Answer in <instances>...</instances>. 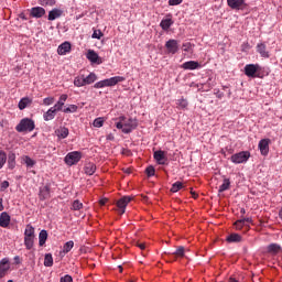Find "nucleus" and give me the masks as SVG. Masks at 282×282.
I'll return each mask as SVG.
<instances>
[{
  "label": "nucleus",
  "mask_w": 282,
  "mask_h": 282,
  "mask_svg": "<svg viewBox=\"0 0 282 282\" xmlns=\"http://www.w3.org/2000/svg\"><path fill=\"white\" fill-rule=\"evenodd\" d=\"M240 213H241V215H243V214L246 213V209H245V208H241V209H240Z\"/></svg>",
  "instance_id": "338daca9"
},
{
  "label": "nucleus",
  "mask_w": 282,
  "mask_h": 282,
  "mask_svg": "<svg viewBox=\"0 0 282 282\" xmlns=\"http://www.w3.org/2000/svg\"><path fill=\"white\" fill-rule=\"evenodd\" d=\"M257 52L262 58H270V52H268V47L264 43L257 44Z\"/></svg>",
  "instance_id": "6ab92c4d"
},
{
  "label": "nucleus",
  "mask_w": 282,
  "mask_h": 282,
  "mask_svg": "<svg viewBox=\"0 0 282 282\" xmlns=\"http://www.w3.org/2000/svg\"><path fill=\"white\" fill-rule=\"evenodd\" d=\"M191 194H192V196H193L194 199H197V197H199V195H197V193H195V192H193V191H191Z\"/></svg>",
  "instance_id": "e2e57ef3"
},
{
  "label": "nucleus",
  "mask_w": 282,
  "mask_h": 282,
  "mask_svg": "<svg viewBox=\"0 0 282 282\" xmlns=\"http://www.w3.org/2000/svg\"><path fill=\"white\" fill-rule=\"evenodd\" d=\"M185 249L184 247H178L174 252H169V257L170 259H172L173 261H176V259H184L185 256Z\"/></svg>",
  "instance_id": "dca6fc26"
},
{
  "label": "nucleus",
  "mask_w": 282,
  "mask_h": 282,
  "mask_svg": "<svg viewBox=\"0 0 282 282\" xmlns=\"http://www.w3.org/2000/svg\"><path fill=\"white\" fill-rule=\"evenodd\" d=\"M230 188V178H225L224 183L219 186L218 192L224 193Z\"/></svg>",
  "instance_id": "e433bc0d"
},
{
  "label": "nucleus",
  "mask_w": 282,
  "mask_h": 282,
  "mask_svg": "<svg viewBox=\"0 0 282 282\" xmlns=\"http://www.w3.org/2000/svg\"><path fill=\"white\" fill-rule=\"evenodd\" d=\"M108 199L104 198L101 200H99L100 206H105V204H107Z\"/></svg>",
  "instance_id": "680f3d73"
},
{
  "label": "nucleus",
  "mask_w": 282,
  "mask_h": 282,
  "mask_svg": "<svg viewBox=\"0 0 282 282\" xmlns=\"http://www.w3.org/2000/svg\"><path fill=\"white\" fill-rule=\"evenodd\" d=\"M6 162H8V154L3 150L0 151V170L2 166H6Z\"/></svg>",
  "instance_id": "ea45409f"
},
{
  "label": "nucleus",
  "mask_w": 282,
  "mask_h": 282,
  "mask_svg": "<svg viewBox=\"0 0 282 282\" xmlns=\"http://www.w3.org/2000/svg\"><path fill=\"white\" fill-rule=\"evenodd\" d=\"M145 173L148 177H153V175H155V167H153V165L148 166Z\"/></svg>",
  "instance_id": "09e8293b"
},
{
  "label": "nucleus",
  "mask_w": 282,
  "mask_h": 282,
  "mask_svg": "<svg viewBox=\"0 0 282 282\" xmlns=\"http://www.w3.org/2000/svg\"><path fill=\"white\" fill-rule=\"evenodd\" d=\"M250 160V152L248 151H242L236 154H232L230 158V161L234 164H245V162H248Z\"/></svg>",
  "instance_id": "39448f33"
},
{
  "label": "nucleus",
  "mask_w": 282,
  "mask_h": 282,
  "mask_svg": "<svg viewBox=\"0 0 282 282\" xmlns=\"http://www.w3.org/2000/svg\"><path fill=\"white\" fill-rule=\"evenodd\" d=\"M127 78L122 76H115L110 77L108 79H104L100 82H97L94 87L95 89H102L104 87H115V85H118V83H124Z\"/></svg>",
  "instance_id": "f03ea898"
},
{
  "label": "nucleus",
  "mask_w": 282,
  "mask_h": 282,
  "mask_svg": "<svg viewBox=\"0 0 282 282\" xmlns=\"http://www.w3.org/2000/svg\"><path fill=\"white\" fill-rule=\"evenodd\" d=\"M51 191H52V187L50 186V184H46L40 187L39 197L41 202H45V199H50L52 197Z\"/></svg>",
  "instance_id": "9b49d317"
},
{
  "label": "nucleus",
  "mask_w": 282,
  "mask_h": 282,
  "mask_svg": "<svg viewBox=\"0 0 282 282\" xmlns=\"http://www.w3.org/2000/svg\"><path fill=\"white\" fill-rule=\"evenodd\" d=\"M131 196H123L117 202V207L120 215H124L127 206L131 203Z\"/></svg>",
  "instance_id": "1a4fd4ad"
},
{
  "label": "nucleus",
  "mask_w": 282,
  "mask_h": 282,
  "mask_svg": "<svg viewBox=\"0 0 282 282\" xmlns=\"http://www.w3.org/2000/svg\"><path fill=\"white\" fill-rule=\"evenodd\" d=\"M199 67H202V65L199 64V62H195V61H188L181 65L182 69H189V70L199 69Z\"/></svg>",
  "instance_id": "a211bd4d"
},
{
  "label": "nucleus",
  "mask_w": 282,
  "mask_h": 282,
  "mask_svg": "<svg viewBox=\"0 0 282 282\" xmlns=\"http://www.w3.org/2000/svg\"><path fill=\"white\" fill-rule=\"evenodd\" d=\"M72 248H74V241L69 240L64 245V252H70Z\"/></svg>",
  "instance_id": "49530a36"
},
{
  "label": "nucleus",
  "mask_w": 282,
  "mask_h": 282,
  "mask_svg": "<svg viewBox=\"0 0 282 282\" xmlns=\"http://www.w3.org/2000/svg\"><path fill=\"white\" fill-rule=\"evenodd\" d=\"M75 87H85V75H79L74 79Z\"/></svg>",
  "instance_id": "f704fd0d"
},
{
  "label": "nucleus",
  "mask_w": 282,
  "mask_h": 282,
  "mask_svg": "<svg viewBox=\"0 0 282 282\" xmlns=\"http://www.w3.org/2000/svg\"><path fill=\"white\" fill-rule=\"evenodd\" d=\"M64 113H76L78 111V106L76 105H69V107L65 108Z\"/></svg>",
  "instance_id": "a18cd8bd"
},
{
  "label": "nucleus",
  "mask_w": 282,
  "mask_h": 282,
  "mask_svg": "<svg viewBox=\"0 0 282 282\" xmlns=\"http://www.w3.org/2000/svg\"><path fill=\"white\" fill-rule=\"evenodd\" d=\"M137 246L140 248V250H147V243L144 242H138Z\"/></svg>",
  "instance_id": "6e6d98bb"
},
{
  "label": "nucleus",
  "mask_w": 282,
  "mask_h": 282,
  "mask_svg": "<svg viewBox=\"0 0 282 282\" xmlns=\"http://www.w3.org/2000/svg\"><path fill=\"white\" fill-rule=\"evenodd\" d=\"M83 158V154L78 151H74V152H70L68 153L64 161H65V164H67V166H74V164H78V162H80Z\"/></svg>",
  "instance_id": "423d86ee"
},
{
  "label": "nucleus",
  "mask_w": 282,
  "mask_h": 282,
  "mask_svg": "<svg viewBox=\"0 0 282 282\" xmlns=\"http://www.w3.org/2000/svg\"><path fill=\"white\" fill-rule=\"evenodd\" d=\"M72 52V44L69 42H64L57 47V54L59 56H65V54H69Z\"/></svg>",
  "instance_id": "2eb2a0df"
},
{
  "label": "nucleus",
  "mask_w": 282,
  "mask_h": 282,
  "mask_svg": "<svg viewBox=\"0 0 282 282\" xmlns=\"http://www.w3.org/2000/svg\"><path fill=\"white\" fill-rule=\"evenodd\" d=\"M65 102H67V95H61L58 101L53 106L57 111H62L63 107H65Z\"/></svg>",
  "instance_id": "b1692460"
},
{
  "label": "nucleus",
  "mask_w": 282,
  "mask_h": 282,
  "mask_svg": "<svg viewBox=\"0 0 282 282\" xmlns=\"http://www.w3.org/2000/svg\"><path fill=\"white\" fill-rule=\"evenodd\" d=\"M30 15L33 17V19H41L42 17H45V10L43 7H33Z\"/></svg>",
  "instance_id": "f3484780"
},
{
  "label": "nucleus",
  "mask_w": 282,
  "mask_h": 282,
  "mask_svg": "<svg viewBox=\"0 0 282 282\" xmlns=\"http://www.w3.org/2000/svg\"><path fill=\"white\" fill-rule=\"evenodd\" d=\"M234 226H235L236 230H243V228H245L246 231L250 230V225L246 224L243 218L237 220L234 224Z\"/></svg>",
  "instance_id": "a878e982"
},
{
  "label": "nucleus",
  "mask_w": 282,
  "mask_h": 282,
  "mask_svg": "<svg viewBox=\"0 0 282 282\" xmlns=\"http://www.w3.org/2000/svg\"><path fill=\"white\" fill-rule=\"evenodd\" d=\"M86 175H94L96 173V164L87 163L84 167Z\"/></svg>",
  "instance_id": "c756f323"
},
{
  "label": "nucleus",
  "mask_w": 282,
  "mask_h": 282,
  "mask_svg": "<svg viewBox=\"0 0 282 282\" xmlns=\"http://www.w3.org/2000/svg\"><path fill=\"white\" fill-rule=\"evenodd\" d=\"M24 237L35 238L34 227L32 225H26V228L24 230Z\"/></svg>",
  "instance_id": "c9c22d12"
},
{
  "label": "nucleus",
  "mask_w": 282,
  "mask_h": 282,
  "mask_svg": "<svg viewBox=\"0 0 282 282\" xmlns=\"http://www.w3.org/2000/svg\"><path fill=\"white\" fill-rule=\"evenodd\" d=\"M83 209V203L80 200L76 199L73 202L70 210H80Z\"/></svg>",
  "instance_id": "37998d69"
},
{
  "label": "nucleus",
  "mask_w": 282,
  "mask_h": 282,
  "mask_svg": "<svg viewBox=\"0 0 282 282\" xmlns=\"http://www.w3.org/2000/svg\"><path fill=\"white\" fill-rule=\"evenodd\" d=\"M118 122L116 123L117 129H121L122 133H131L134 129H138V119L127 118L121 116L118 118Z\"/></svg>",
  "instance_id": "f257e3e1"
},
{
  "label": "nucleus",
  "mask_w": 282,
  "mask_h": 282,
  "mask_svg": "<svg viewBox=\"0 0 282 282\" xmlns=\"http://www.w3.org/2000/svg\"><path fill=\"white\" fill-rule=\"evenodd\" d=\"M40 6H45V7L56 6V0H40Z\"/></svg>",
  "instance_id": "de8ad7c7"
},
{
  "label": "nucleus",
  "mask_w": 282,
  "mask_h": 282,
  "mask_svg": "<svg viewBox=\"0 0 282 282\" xmlns=\"http://www.w3.org/2000/svg\"><path fill=\"white\" fill-rule=\"evenodd\" d=\"M241 47H242V52H246V50L250 48V44L245 43V44L241 45Z\"/></svg>",
  "instance_id": "13d9d810"
},
{
  "label": "nucleus",
  "mask_w": 282,
  "mask_h": 282,
  "mask_svg": "<svg viewBox=\"0 0 282 282\" xmlns=\"http://www.w3.org/2000/svg\"><path fill=\"white\" fill-rule=\"evenodd\" d=\"M100 35H98V33L94 32L93 33V39H100L102 36V33H99Z\"/></svg>",
  "instance_id": "052dcab7"
},
{
  "label": "nucleus",
  "mask_w": 282,
  "mask_h": 282,
  "mask_svg": "<svg viewBox=\"0 0 282 282\" xmlns=\"http://www.w3.org/2000/svg\"><path fill=\"white\" fill-rule=\"evenodd\" d=\"M0 210H3V203L0 200Z\"/></svg>",
  "instance_id": "69168bd1"
},
{
  "label": "nucleus",
  "mask_w": 282,
  "mask_h": 282,
  "mask_svg": "<svg viewBox=\"0 0 282 282\" xmlns=\"http://www.w3.org/2000/svg\"><path fill=\"white\" fill-rule=\"evenodd\" d=\"M106 140H110V141H113V140H116V138L113 137V134H108L107 137H106Z\"/></svg>",
  "instance_id": "bf43d9fd"
},
{
  "label": "nucleus",
  "mask_w": 282,
  "mask_h": 282,
  "mask_svg": "<svg viewBox=\"0 0 282 282\" xmlns=\"http://www.w3.org/2000/svg\"><path fill=\"white\" fill-rule=\"evenodd\" d=\"M98 79V77L96 76L95 73H90L88 76H84V84L85 85H91L94 83H96V80Z\"/></svg>",
  "instance_id": "7c9ffc66"
},
{
  "label": "nucleus",
  "mask_w": 282,
  "mask_h": 282,
  "mask_svg": "<svg viewBox=\"0 0 282 282\" xmlns=\"http://www.w3.org/2000/svg\"><path fill=\"white\" fill-rule=\"evenodd\" d=\"M228 282H239V280H237L235 278H229Z\"/></svg>",
  "instance_id": "0e129e2a"
},
{
  "label": "nucleus",
  "mask_w": 282,
  "mask_h": 282,
  "mask_svg": "<svg viewBox=\"0 0 282 282\" xmlns=\"http://www.w3.org/2000/svg\"><path fill=\"white\" fill-rule=\"evenodd\" d=\"M17 166V154L10 153L8 156V167L12 171Z\"/></svg>",
  "instance_id": "c85d7f7f"
},
{
  "label": "nucleus",
  "mask_w": 282,
  "mask_h": 282,
  "mask_svg": "<svg viewBox=\"0 0 282 282\" xmlns=\"http://www.w3.org/2000/svg\"><path fill=\"white\" fill-rule=\"evenodd\" d=\"M23 162H24V164H26V166L29 169H32V166H34V164H36V161L32 160V158H30L28 155L23 156Z\"/></svg>",
  "instance_id": "79ce46f5"
},
{
  "label": "nucleus",
  "mask_w": 282,
  "mask_h": 282,
  "mask_svg": "<svg viewBox=\"0 0 282 282\" xmlns=\"http://www.w3.org/2000/svg\"><path fill=\"white\" fill-rule=\"evenodd\" d=\"M34 128V120L24 118L20 121V124L15 127V131H18V133H25V131L32 132Z\"/></svg>",
  "instance_id": "7ed1b4c3"
},
{
  "label": "nucleus",
  "mask_w": 282,
  "mask_h": 282,
  "mask_svg": "<svg viewBox=\"0 0 282 282\" xmlns=\"http://www.w3.org/2000/svg\"><path fill=\"white\" fill-rule=\"evenodd\" d=\"M0 226L1 228H8L10 226V215L6 212L0 215Z\"/></svg>",
  "instance_id": "5701e85b"
},
{
  "label": "nucleus",
  "mask_w": 282,
  "mask_h": 282,
  "mask_svg": "<svg viewBox=\"0 0 282 282\" xmlns=\"http://www.w3.org/2000/svg\"><path fill=\"white\" fill-rule=\"evenodd\" d=\"M9 187H10V182L3 181L1 183V191H6V188H9Z\"/></svg>",
  "instance_id": "5fc2aeb1"
},
{
  "label": "nucleus",
  "mask_w": 282,
  "mask_h": 282,
  "mask_svg": "<svg viewBox=\"0 0 282 282\" xmlns=\"http://www.w3.org/2000/svg\"><path fill=\"white\" fill-rule=\"evenodd\" d=\"M45 241H47V230H41L39 234L40 246H45Z\"/></svg>",
  "instance_id": "72a5a7b5"
},
{
  "label": "nucleus",
  "mask_w": 282,
  "mask_h": 282,
  "mask_svg": "<svg viewBox=\"0 0 282 282\" xmlns=\"http://www.w3.org/2000/svg\"><path fill=\"white\" fill-rule=\"evenodd\" d=\"M182 188H184V184H182V182H175L171 187V193H177L182 191Z\"/></svg>",
  "instance_id": "58836bf2"
},
{
  "label": "nucleus",
  "mask_w": 282,
  "mask_h": 282,
  "mask_svg": "<svg viewBox=\"0 0 282 282\" xmlns=\"http://www.w3.org/2000/svg\"><path fill=\"white\" fill-rule=\"evenodd\" d=\"M55 134L57 135V138H59V140H65V138L69 135V129L65 127L58 128L57 130H55Z\"/></svg>",
  "instance_id": "393cba45"
},
{
  "label": "nucleus",
  "mask_w": 282,
  "mask_h": 282,
  "mask_svg": "<svg viewBox=\"0 0 282 282\" xmlns=\"http://www.w3.org/2000/svg\"><path fill=\"white\" fill-rule=\"evenodd\" d=\"M281 246L276 243H271L268 246V252H270L271 254H279Z\"/></svg>",
  "instance_id": "473e14b6"
},
{
  "label": "nucleus",
  "mask_w": 282,
  "mask_h": 282,
  "mask_svg": "<svg viewBox=\"0 0 282 282\" xmlns=\"http://www.w3.org/2000/svg\"><path fill=\"white\" fill-rule=\"evenodd\" d=\"M118 269H119V272H122V265H119Z\"/></svg>",
  "instance_id": "774afa93"
},
{
  "label": "nucleus",
  "mask_w": 282,
  "mask_h": 282,
  "mask_svg": "<svg viewBox=\"0 0 282 282\" xmlns=\"http://www.w3.org/2000/svg\"><path fill=\"white\" fill-rule=\"evenodd\" d=\"M182 48L183 52H191L193 50V44L191 42L183 43Z\"/></svg>",
  "instance_id": "8fccbe9b"
},
{
  "label": "nucleus",
  "mask_w": 282,
  "mask_h": 282,
  "mask_svg": "<svg viewBox=\"0 0 282 282\" xmlns=\"http://www.w3.org/2000/svg\"><path fill=\"white\" fill-rule=\"evenodd\" d=\"M31 102L32 99H30V97H23L18 104L20 111H23Z\"/></svg>",
  "instance_id": "cd10ccee"
},
{
  "label": "nucleus",
  "mask_w": 282,
  "mask_h": 282,
  "mask_svg": "<svg viewBox=\"0 0 282 282\" xmlns=\"http://www.w3.org/2000/svg\"><path fill=\"white\" fill-rule=\"evenodd\" d=\"M242 220H245V224H247V226H250V224H252V218H242Z\"/></svg>",
  "instance_id": "4d7b16f0"
},
{
  "label": "nucleus",
  "mask_w": 282,
  "mask_h": 282,
  "mask_svg": "<svg viewBox=\"0 0 282 282\" xmlns=\"http://www.w3.org/2000/svg\"><path fill=\"white\" fill-rule=\"evenodd\" d=\"M165 48L167 54H177V52H180V42H177V40H169L165 43Z\"/></svg>",
  "instance_id": "9d476101"
},
{
  "label": "nucleus",
  "mask_w": 282,
  "mask_h": 282,
  "mask_svg": "<svg viewBox=\"0 0 282 282\" xmlns=\"http://www.w3.org/2000/svg\"><path fill=\"white\" fill-rule=\"evenodd\" d=\"M61 17H63V10L61 9H53L48 12V21H56Z\"/></svg>",
  "instance_id": "4be33fe9"
},
{
  "label": "nucleus",
  "mask_w": 282,
  "mask_h": 282,
  "mask_svg": "<svg viewBox=\"0 0 282 282\" xmlns=\"http://www.w3.org/2000/svg\"><path fill=\"white\" fill-rule=\"evenodd\" d=\"M24 246L26 250H32L34 248V238L24 237Z\"/></svg>",
  "instance_id": "4c0bfd02"
},
{
  "label": "nucleus",
  "mask_w": 282,
  "mask_h": 282,
  "mask_svg": "<svg viewBox=\"0 0 282 282\" xmlns=\"http://www.w3.org/2000/svg\"><path fill=\"white\" fill-rule=\"evenodd\" d=\"M94 127L100 129L105 124V119L102 117L96 118L93 122Z\"/></svg>",
  "instance_id": "c03bdc74"
},
{
  "label": "nucleus",
  "mask_w": 282,
  "mask_h": 282,
  "mask_svg": "<svg viewBox=\"0 0 282 282\" xmlns=\"http://www.w3.org/2000/svg\"><path fill=\"white\" fill-rule=\"evenodd\" d=\"M59 282H74V279L72 278V275L66 274L61 278Z\"/></svg>",
  "instance_id": "603ef678"
},
{
  "label": "nucleus",
  "mask_w": 282,
  "mask_h": 282,
  "mask_svg": "<svg viewBox=\"0 0 282 282\" xmlns=\"http://www.w3.org/2000/svg\"><path fill=\"white\" fill-rule=\"evenodd\" d=\"M227 6H229L231 10H246L248 8L246 0H227Z\"/></svg>",
  "instance_id": "0eeeda50"
},
{
  "label": "nucleus",
  "mask_w": 282,
  "mask_h": 282,
  "mask_svg": "<svg viewBox=\"0 0 282 282\" xmlns=\"http://www.w3.org/2000/svg\"><path fill=\"white\" fill-rule=\"evenodd\" d=\"M8 270H10V259L3 258L0 261V279H3L8 274Z\"/></svg>",
  "instance_id": "4468645a"
},
{
  "label": "nucleus",
  "mask_w": 282,
  "mask_h": 282,
  "mask_svg": "<svg viewBox=\"0 0 282 282\" xmlns=\"http://www.w3.org/2000/svg\"><path fill=\"white\" fill-rule=\"evenodd\" d=\"M259 72H261L259 64H247L245 66V74L248 78H259Z\"/></svg>",
  "instance_id": "20e7f679"
},
{
  "label": "nucleus",
  "mask_w": 282,
  "mask_h": 282,
  "mask_svg": "<svg viewBox=\"0 0 282 282\" xmlns=\"http://www.w3.org/2000/svg\"><path fill=\"white\" fill-rule=\"evenodd\" d=\"M56 111L58 110L53 106L46 112H44L43 118L45 122H50V120H54V118H56Z\"/></svg>",
  "instance_id": "aec40b11"
},
{
  "label": "nucleus",
  "mask_w": 282,
  "mask_h": 282,
  "mask_svg": "<svg viewBox=\"0 0 282 282\" xmlns=\"http://www.w3.org/2000/svg\"><path fill=\"white\" fill-rule=\"evenodd\" d=\"M176 106H177V109H186V107H188V101L184 98L178 99L176 101Z\"/></svg>",
  "instance_id": "a19ab883"
},
{
  "label": "nucleus",
  "mask_w": 282,
  "mask_h": 282,
  "mask_svg": "<svg viewBox=\"0 0 282 282\" xmlns=\"http://www.w3.org/2000/svg\"><path fill=\"white\" fill-rule=\"evenodd\" d=\"M44 265L45 268H52V265H54V258L52 257V253H46L44 256Z\"/></svg>",
  "instance_id": "2f4dec72"
},
{
  "label": "nucleus",
  "mask_w": 282,
  "mask_h": 282,
  "mask_svg": "<svg viewBox=\"0 0 282 282\" xmlns=\"http://www.w3.org/2000/svg\"><path fill=\"white\" fill-rule=\"evenodd\" d=\"M43 105L50 107V105H54V97H46L43 99Z\"/></svg>",
  "instance_id": "3c124183"
},
{
  "label": "nucleus",
  "mask_w": 282,
  "mask_h": 282,
  "mask_svg": "<svg viewBox=\"0 0 282 282\" xmlns=\"http://www.w3.org/2000/svg\"><path fill=\"white\" fill-rule=\"evenodd\" d=\"M86 58H88L90 63H95L96 65H102V57H99L98 53H96V51L94 50H88Z\"/></svg>",
  "instance_id": "f8f14e48"
},
{
  "label": "nucleus",
  "mask_w": 282,
  "mask_h": 282,
  "mask_svg": "<svg viewBox=\"0 0 282 282\" xmlns=\"http://www.w3.org/2000/svg\"><path fill=\"white\" fill-rule=\"evenodd\" d=\"M226 241H228V243H240V241H242V238L239 234H231L227 237Z\"/></svg>",
  "instance_id": "bb28decb"
},
{
  "label": "nucleus",
  "mask_w": 282,
  "mask_h": 282,
  "mask_svg": "<svg viewBox=\"0 0 282 282\" xmlns=\"http://www.w3.org/2000/svg\"><path fill=\"white\" fill-rule=\"evenodd\" d=\"M258 147L261 155H268L270 153V139L260 140Z\"/></svg>",
  "instance_id": "ddd939ff"
},
{
  "label": "nucleus",
  "mask_w": 282,
  "mask_h": 282,
  "mask_svg": "<svg viewBox=\"0 0 282 282\" xmlns=\"http://www.w3.org/2000/svg\"><path fill=\"white\" fill-rule=\"evenodd\" d=\"M184 0H169V6H180Z\"/></svg>",
  "instance_id": "864d4df0"
},
{
  "label": "nucleus",
  "mask_w": 282,
  "mask_h": 282,
  "mask_svg": "<svg viewBox=\"0 0 282 282\" xmlns=\"http://www.w3.org/2000/svg\"><path fill=\"white\" fill-rule=\"evenodd\" d=\"M173 23H174L173 18L171 14H169L166 19H163L161 21L160 26L162 28V30L166 32L167 30L171 29V25H173Z\"/></svg>",
  "instance_id": "412c9836"
},
{
  "label": "nucleus",
  "mask_w": 282,
  "mask_h": 282,
  "mask_svg": "<svg viewBox=\"0 0 282 282\" xmlns=\"http://www.w3.org/2000/svg\"><path fill=\"white\" fill-rule=\"evenodd\" d=\"M153 158L155 162L162 166L169 164V158H166V152L158 150L154 152Z\"/></svg>",
  "instance_id": "6e6552de"
}]
</instances>
